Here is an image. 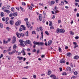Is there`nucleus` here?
I'll return each instance as SVG.
<instances>
[{
    "label": "nucleus",
    "mask_w": 79,
    "mask_h": 79,
    "mask_svg": "<svg viewBox=\"0 0 79 79\" xmlns=\"http://www.w3.org/2000/svg\"><path fill=\"white\" fill-rule=\"evenodd\" d=\"M57 34H59L60 33H64L65 32V31L63 29L57 28L56 30Z\"/></svg>",
    "instance_id": "obj_1"
},
{
    "label": "nucleus",
    "mask_w": 79,
    "mask_h": 79,
    "mask_svg": "<svg viewBox=\"0 0 79 79\" xmlns=\"http://www.w3.org/2000/svg\"><path fill=\"white\" fill-rule=\"evenodd\" d=\"M16 35H17V36L18 37V38H20L21 37H24V35L23 33H19L17 32L16 33Z\"/></svg>",
    "instance_id": "obj_2"
},
{
    "label": "nucleus",
    "mask_w": 79,
    "mask_h": 79,
    "mask_svg": "<svg viewBox=\"0 0 79 79\" xmlns=\"http://www.w3.org/2000/svg\"><path fill=\"white\" fill-rule=\"evenodd\" d=\"M21 24V21L18 20L15 23V25L16 26H19Z\"/></svg>",
    "instance_id": "obj_3"
},
{
    "label": "nucleus",
    "mask_w": 79,
    "mask_h": 79,
    "mask_svg": "<svg viewBox=\"0 0 79 79\" xmlns=\"http://www.w3.org/2000/svg\"><path fill=\"white\" fill-rule=\"evenodd\" d=\"M21 26L22 28H20L19 31L20 32H21V31H22L23 30H26V27H24L23 25H22Z\"/></svg>",
    "instance_id": "obj_4"
},
{
    "label": "nucleus",
    "mask_w": 79,
    "mask_h": 79,
    "mask_svg": "<svg viewBox=\"0 0 79 79\" xmlns=\"http://www.w3.org/2000/svg\"><path fill=\"white\" fill-rule=\"evenodd\" d=\"M16 37L14 36L13 37V40L12 42V44H15V43L16 42Z\"/></svg>",
    "instance_id": "obj_5"
},
{
    "label": "nucleus",
    "mask_w": 79,
    "mask_h": 79,
    "mask_svg": "<svg viewBox=\"0 0 79 79\" xmlns=\"http://www.w3.org/2000/svg\"><path fill=\"white\" fill-rule=\"evenodd\" d=\"M50 77H52L53 79H56V77L54 75L52 74L50 76Z\"/></svg>",
    "instance_id": "obj_6"
},
{
    "label": "nucleus",
    "mask_w": 79,
    "mask_h": 79,
    "mask_svg": "<svg viewBox=\"0 0 79 79\" xmlns=\"http://www.w3.org/2000/svg\"><path fill=\"white\" fill-rule=\"evenodd\" d=\"M73 44L75 45V46L74 47V48H76V47H78V45H77V43L76 42H73Z\"/></svg>",
    "instance_id": "obj_7"
},
{
    "label": "nucleus",
    "mask_w": 79,
    "mask_h": 79,
    "mask_svg": "<svg viewBox=\"0 0 79 79\" xmlns=\"http://www.w3.org/2000/svg\"><path fill=\"white\" fill-rule=\"evenodd\" d=\"M60 63H65L66 62L64 60L62 59L60 61Z\"/></svg>",
    "instance_id": "obj_8"
},
{
    "label": "nucleus",
    "mask_w": 79,
    "mask_h": 79,
    "mask_svg": "<svg viewBox=\"0 0 79 79\" xmlns=\"http://www.w3.org/2000/svg\"><path fill=\"white\" fill-rule=\"evenodd\" d=\"M52 43V40H50L48 42V45L50 46V45H51Z\"/></svg>",
    "instance_id": "obj_9"
},
{
    "label": "nucleus",
    "mask_w": 79,
    "mask_h": 79,
    "mask_svg": "<svg viewBox=\"0 0 79 79\" xmlns=\"http://www.w3.org/2000/svg\"><path fill=\"white\" fill-rule=\"evenodd\" d=\"M16 52V51H13L12 52H9V54L10 55H13L14 53H15Z\"/></svg>",
    "instance_id": "obj_10"
},
{
    "label": "nucleus",
    "mask_w": 79,
    "mask_h": 79,
    "mask_svg": "<svg viewBox=\"0 0 79 79\" xmlns=\"http://www.w3.org/2000/svg\"><path fill=\"white\" fill-rule=\"evenodd\" d=\"M33 44L35 45H39V42L34 41L33 42Z\"/></svg>",
    "instance_id": "obj_11"
},
{
    "label": "nucleus",
    "mask_w": 79,
    "mask_h": 79,
    "mask_svg": "<svg viewBox=\"0 0 79 79\" xmlns=\"http://www.w3.org/2000/svg\"><path fill=\"white\" fill-rule=\"evenodd\" d=\"M21 53H23V55L24 56L26 55V52H24V49H23V50L22 51Z\"/></svg>",
    "instance_id": "obj_12"
},
{
    "label": "nucleus",
    "mask_w": 79,
    "mask_h": 79,
    "mask_svg": "<svg viewBox=\"0 0 79 79\" xmlns=\"http://www.w3.org/2000/svg\"><path fill=\"white\" fill-rule=\"evenodd\" d=\"M66 70V71H71V68L69 67H68L67 68Z\"/></svg>",
    "instance_id": "obj_13"
},
{
    "label": "nucleus",
    "mask_w": 79,
    "mask_h": 79,
    "mask_svg": "<svg viewBox=\"0 0 79 79\" xmlns=\"http://www.w3.org/2000/svg\"><path fill=\"white\" fill-rule=\"evenodd\" d=\"M42 15L40 14L39 15V19L40 21H42Z\"/></svg>",
    "instance_id": "obj_14"
},
{
    "label": "nucleus",
    "mask_w": 79,
    "mask_h": 79,
    "mask_svg": "<svg viewBox=\"0 0 79 79\" xmlns=\"http://www.w3.org/2000/svg\"><path fill=\"white\" fill-rule=\"evenodd\" d=\"M7 43H8V41H6L5 40H3V43L4 44H7Z\"/></svg>",
    "instance_id": "obj_15"
},
{
    "label": "nucleus",
    "mask_w": 79,
    "mask_h": 79,
    "mask_svg": "<svg viewBox=\"0 0 79 79\" xmlns=\"http://www.w3.org/2000/svg\"><path fill=\"white\" fill-rule=\"evenodd\" d=\"M10 23L11 25H13L14 24V21L13 20H10Z\"/></svg>",
    "instance_id": "obj_16"
},
{
    "label": "nucleus",
    "mask_w": 79,
    "mask_h": 79,
    "mask_svg": "<svg viewBox=\"0 0 79 79\" xmlns=\"http://www.w3.org/2000/svg\"><path fill=\"white\" fill-rule=\"evenodd\" d=\"M4 11L5 12H6V13H10V11L9 10H4Z\"/></svg>",
    "instance_id": "obj_17"
},
{
    "label": "nucleus",
    "mask_w": 79,
    "mask_h": 79,
    "mask_svg": "<svg viewBox=\"0 0 79 79\" xmlns=\"http://www.w3.org/2000/svg\"><path fill=\"white\" fill-rule=\"evenodd\" d=\"M79 56H75L74 57V59H75V60H77V59H78Z\"/></svg>",
    "instance_id": "obj_18"
},
{
    "label": "nucleus",
    "mask_w": 79,
    "mask_h": 79,
    "mask_svg": "<svg viewBox=\"0 0 79 79\" xmlns=\"http://www.w3.org/2000/svg\"><path fill=\"white\" fill-rule=\"evenodd\" d=\"M26 24L27 25L28 27H31V24H30L28 22H27Z\"/></svg>",
    "instance_id": "obj_19"
},
{
    "label": "nucleus",
    "mask_w": 79,
    "mask_h": 79,
    "mask_svg": "<svg viewBox=\"0 0 79 79\" xmlns=\"http://www.w3.org/2000/svg\"><path fill=\"white\" fill-rule=\"evenodd\" d=\"M60 5V6H61L62 5H64V2L63 1H61V3H60L59 4Z\"/></svg>",
    "instance_id": "obj_20"
},
{
    "label": "nucleus",
    "mask_w": 79,
    "mask_h": 79,
    "mask_svg": "<svg viewBox=\"0 0 79 79\" xmlns=\"http://www.w3.org/2000/svg\"><path fill=\"white\" fill-rule=\"evenodd\" d=\"M17 15H18V13L16 12L14 13L13 14V16H17Z\"/></svg>",
    "instance_id": "obj_21"
},
{
    "label": "nucleus",
    "mask_w": 79,
    "mask_h": 79,
    "mask_svg": "<svg viewBox=\"0 0 79 79\" xmlns=\"http://www.w3.org/2000/svg\"><path fill=\"white\" fill-rule=\"evenodd\" d=\"M17 58L19 59V60L20 61H21V60L23 58V57H18Z\"/></svg>",
    "instance_id": "obj_22"
},
{
    "label": "nucleus",
    "mask_w": 79,
    "mask_h": 79,
    "mask_svg": "<svg viewBox=\"0 0 79 79\" xmlns=\"http://www.w3.org/2000/svg\"><path fill=\"white\" fill-rule=\"evenodd\" d=\"M67 55L68 56H71V54L69 52L67 53Z\"/></svg>",
    "instance_id": "obj_23"
},
{
    "label": "nucleus",
    "mask_w": 79,
    "mask_h": 79,
    "mask_svg": "<svg viewBox=\"0 0 79 79\" xmlns=\"http://www.w3.org/2000/svg\"><path fill=\"white\" fill-rule=\"evenodd\" d=\"M26 43L27 44H31V41H30V40H27Z\"/></svg>",
    "instance_id": "obj_24"
},
{
    "label": "nucleus",
    "mask_w": 79,
    "mask_h": 79,
    "mask_svg": "<svg viewBox=\"0 0 79 79\" xmlns=\"http://www.w3.org/2000/svg\"><path fill=\"white\" fill-rule=\"evenodd\" d=\"M78 72L77 71H75L74 73V75H75V76H76L78 74Z\"/></svg>",
    "instance_id": "obj_25"
},
{
    "label": "nucleus",
    "mask_w": 79,
    "mask_h": 79,
    "mask_svg": "<svg viewBox=\"0 0 79 79\" xmlns=\"http://www.w3.org/2000/svg\"><path fill=\"white\" fill-rule=\"evenodd\" d=\"M51 73H52V71L50 70H48V75H50L51 74Z\"/></svg>",
    "instance_id": "obj_26"
},
{
    "label": "nucleus",
    "mask_w": 79,
    "mask_h": 79,
    "mask_svg": "<svg viewBox=\"0 0 79 79\" xmlns=\"http://www.w3.org/2000/svg\"><path fill=\"white\" fill-rule=\"evenodd\" d=\"M57 9H58V7H56V6L55 7V8L53 9V11H56L57 10Z\"/></svg>",
    "instance_id": "obj_27"
},
{
    "label": "nucleus",
    "mask_w": 79,
    "mask_h": 79,
    "mask_svg": "<svg viewBox=\"0 0 79 79\" xmlns=\"http://www.w3.org/2000/svg\"><path fill=\"white\" fill-rule=\"evenodd\" d=\"M77 77V76H73L71 77V79H73H73H76Z\"/></svg>",
    "instance_id": "obj_28"
},
{
    "label": "nucleus",
    "mask_w": 79,
    "mask_h": 79,
    "mask_svg": "<svg viewBox=\"0 0 79 79\" xmlns=\"http://www.w3.org/2000/svg\"><path fill=\"white\" fill-rule=\"evenodd\" d=\"M41 34L42 37H41L40 39L41 40V39L42 38V39H43V37H44V35H43V31H42L41 32Z\"/></svg>",
    "instance_id": "obj_29"
},
{
    "label": "nucleus",
    "mask_w": 79,
    "mask_h": 79,
    "mask_svg": "<svg viewBox=\"0 0 79 79\" xmlns=\"http://www.w3.org/2000/svg\"><path fill=\"white\" fill-rule=\"evenodd\" d=\"M70 34L71 35H74V33L72 31H70Z\"/></svg>",
    "instance_id": "obj_30"
},
{
    "label": "nucleus",
    "mask_w": 79,
    "mask_h": 79,
    "mask_svg": "<svg viewBox=\"0 0 79 79\" xmlns=\"http://www.w3.org/2000/svg\"><path fill=\"white\" fill-rule=\"evenodd\" d=\"M1 16L2 17L4 16V13L3 12H2L1 13Z\"/></svg>",
    "instance_id": "obj_31"
},
{
    "label": "nucleus",
    "mask_w": 79,
    "mask_h": 79,
    "mask_svg": "<svg viewBox=\"0 0 79 79\" xmlns=\"http://www.w3.org/2000/svg\"><path fill=\"white\" fill-rule=\"evenodd\" d=\"M26 36H29V34H28V31H27L26 32Z\"/></svg>",
    "instance_id": "obj_32"
},
{
    "label": "nucleus",
    "mask_w": 79,
    "mask_h": 79,
    "mask_svg": "<svg viewBox=\"0 0 79 79\" xmlns=\"http://www.w3.org/2000/svg\"><path fill=\"white\" fill-rule=\"evenodd\" d=\"M20 45H21V46H22V47H25V45L23 43H20Z\"/></svg>",
    "instance_id": "obj_33"
},
{
    "label": "nucleus",
    "mask_w": 79,
    "mask_h": 79,
    "mask_svg": "<svg viewBox=\"0 0 79 79\" xmlns=\"http://www.w3.org/2000/svg\"><path fill=\"white\" fill-rule=\"evenodd\" d=\"M16 47H17L16 45V44H15L14 45V46H13V48H14V50H15V49L16 48Z\"/></svg>",
    "instance_id": "obj_34"
},
{
    "label": "nucleus",
    "mask_w": 79,
    "mask_h": 79,
    "mask_svg": "<svg viewBox=\"0 0 79 79\" xmlns=\"http://www.w3.org/2000/svg\"><path fill=\"white\" fill-rule=\"evenodd\" d=\"M11 47H10L8 49V50H7V52H10V51H11Z\"/></svg>",
    "instance_id": "obj_35"
},
{
    "label": "nucleus",
    "mask_w": 79,
    "mask_h": 79,
    "mask_svg": "<svg viewBox=\"0 0 79 79\" xmlns=\"http://www.w3.org/2000/svg\"><path fill=\"white\" fill-rule=\"evenodd\" d=\"M66 74H67L66 73V72H64L62 73V75L63 76H66Z\"/></svg>",
    "instance_id": "obj_36"
},
{
    "label": "nucleus",
    "mask_w": 79,
    "mask_h": 79,
    "mask_svg": "<svg viewBox=\"0 0 79 79\" xmlns=\"http://www.w3.org/2000/svg\"><path fill=\"white\" fill-rule=\"evenodd\" d=\"M44 44V43H39V45H43Z\"/></svg>",
    "instance_id": "obj_37"
},
{
    "label": "nucleus",
    "mask_w": 79,
    "mask_h": 79,
    "mask_svg": "<svg viewBox=\"0 0 79 79\" xmlns=\"http://www.w3.org/2000/svg\"><path fill=\"white\" fill-rule=\"evenodd\" d=\"M45 32L46 34L48 35H49V33H48V31H45Z\"/></svg>",
    "instance_id": "obj_38"
},
{
    "label": "nucleus",
    "mask_w": 79,
    "mask_h": 79,
    "mask_svg": "<svg viewBox=\"0 0 79 79\" xmlns=\"http://www.w3.org/2000/svg\"><path fill=\"white\" fill-rule=\"evenodd\" d=\"M6 19V18L5 17H3L2 19V20L3 21H5V20Z\"/></svg>",
    "instance_id": "obj_39"
},
{
    "label": "nucleus",
    "mask_w": 79,
    "mask_h": 79,
    "mask_svg": "<svg viewBox=\"0 0 79 79\" xmlns=\"http://www.w3.org/2000/svg\"><path fill=\"white\" fill-rule=\"evenodd\" d=\"M39 29H40L41 31H43V29H42V27H39Z\"/></svg>",
    "instance_id": "obj_40"
},
{
    "label": "nucleus",
    "mask_w": 79,
    "mask_h": 79,
    "mask_svg": "<svg viewBox=\"0 0 79 79\" xmlns=\"http://www.w3.org/2000/svg\"><path fill=\"white\" fill-rule=\"evenodd\" d=\"M3 27V24L0 23V27H1V28H2Z\"/></svg>",
    "instance_id": "obj_41"
},
{
    "label": "nucleus",
    "mask_w": 79,
    "mask_h": 79,
    "mask_svg": "<svg viewBox=\"0 0 79 79\" xmlns=\"http://www.w3.org/2000/svg\"><path fill=\"white\" fill-rule=\"evenodd\" d=\"M36 52V49H34L32 51V52L33 53H35Z\"/></svg>",
    "instance_id": "obj_42"
},
{
    "label": "nucleus",
    "mask_w": 79,
    "mask_h": 79,
    "mask_svg": "<svg viewBox=\"0 0 79 79\" xmlns=\"http://www.w3.org/2000/svg\"><path fill=\"white\" fill-rule=\"evenodd\" d=\"M7 9H9L10 8V5H8L6 7Z\"/></svg>",
    "instance_id": "obj_43"
},
{
    "label": "nucleus",
    "mask_w": 79,
    "mask_h": 79,
    "mask_svg": "<svg viewBox=\"0 0 79 79\" xmlns=\"http://www.w3.org/2000/svg\"><path fill=\"white\" fill-rule=\"evenodd\" d=\"M52 22H50V23H49V26H52Z\"/></svg>",
    "instance_id": "obj_44"
},
{
    "label": "nucleus",
    "mask_w": 79,
    "mask_h": 79,
    "mask_svg": "<svg viewBox=\"0 0 79 79\" xmlns=\"http://www.w3.org/2000/svg\"><path fill=\"white\" fill-rule=\"evenodd\" d=\"M8 51L7 50H4L3 51V53H5L6 52H7Z\"/></svg>",
    "instance_id": "obj_45"
},
{
    "label": "nucleus",
    "mask_w": 79,
    "mask_h": 79,
    "mask_svg": "<svg viewBox=\"0 0 79 79\" xmlns=\"http://www.w3.org/2000/svg\"><path fill=\"white\" fill-rule=\"evenodd\" d=\"M28 20V19L27 18H25L24 19V21H25L27 22Z\"/></svg>",
    "instance_id": "obj_46"
},
{
    "label": "nucleus",
    "mask_w": 79,
    "mask_h": 79,
    "mask_svg": "<svg viewBox=\"0 0 79 79\" xmlns=\"http://www.w3.org/2000/svg\"><path fill=\"white\" fill-rule=\"evenodd\" d=\"M13 16V14H11L9 15V16L10 17H12Z\"/></svg>",
    "instance_id": "obj_47"
},
{
    "label": "nucleus",
    "mask_w": 79,
    "mask_h": 79,
    "mask_svg": "<svg viewBox=\"0 0 79 79\" xmlns=\"http://www.w3.org/2000/svg\"><path fill=\"white\" fill-rule=\"evenodd\" d=\"M54 3H55V2L54 1H52L51 2V5H53V4H54Z\"/></svg>",
    "instance_id": "obj_48"
},
{
    "label": "nucleus",
    "mask_w": 79,
    "mask_h": 79,
    "mask_svg": "<svg viewBox=\"0 0 79 79\" xmlns=\"http://www.w3.org/2000/svg\"><path fill=\"white\" fill-rule=\"evenodd\" d=\"M50 29H54V27H53V26H52L50 27Z\"/></svg>",
    "instance_id": "obj_49"
},
{
    "label": "nucleus",
    "mask_w": 79,
    "mask_h": 79,
    "mask_svg": "<svg viewBox=\"0 0 79 79\" xmlns=\"http://www.w3.org/2000/svg\"><path fill=\"white\" fill-rule=\"evenodd\" d=\"M20 9H21V10H22V11H24V9H23V8H22V7H20Z\"/></svg>",
    "instance_id": "obj_50"
},
{
    "label": "nucleus",
    "mask_w": 79,
    "mask_h": 79,
    "mask_svg": "<svg viewBox=\"0 0 79 79\" xmlns=\"http://www.w3.org/2000/svg\"><path fill=\"white\" fill-rule=\"evenodd\" d=\"M19 42H20V43H21V44H23V42H24V41H23L22 40H19Z\"/></svg>",
    "instance_id": "obj_51"
},
{
    "label": "nucleus",
    "mask_w": 79,
    "mask_h": 79,
    "mask_svg": "<svg viewBox=\"0 0 79 79\" xmlns=\"http://www.w3.org/2000/svg\"><path fill=\"white\" fill-rule=\"evenodd\" d=\"M59 51L60 52H61V48H59Z\"/></svg>",
    "instance_id": "obj_52"
},
{
    "label": "nucleus",
    "mask_w": 79,
    "mask_h": 79,
    "mask_svg": "<svg viewBox=\"0 0 79 79\" xmlns=\"http://www.w3.org/2000/svg\"><path fill=\"white\" fill-rule=\"evenodd\" d=\"M75 5L76 6H77V5H78V3L77 2L75 3Z\"/></svg>",
    "instance_id": "obj_53"
},
{
    "label": "nucleus",
    "mask_w": 79,
    "mask_h": 79,
    "mask_svg": "<svg viewBox=\"0 0 79 79\" xmlns=\"http://www.w3.org/2000/svg\"><path fill=\"white\" fill-rule=\"evenodd\" d=\"M59 69L60 70V71H63V69L62 68H60Z\"/></svg>",
    "instance_id": "obj_54"
},
{
    "label": "nucleus",
    "mask_w": 79,
    "mask_h": 79,
    "mask_svg": "<svg viewBox=\"0 0 79 79\" xmlns=\"http://www.w3.org/2000/svg\"><path fill=\"white\" fill-rule=\"evenodd\" d=\"M29 68V66H26V67H24V68H25V69H28Z\"/></svg>",
    "instance_id": "obj_55"
},
{
    "label": "nucleus",
    "mask_w": 79,
    "mask_h": 79,
    "mask_svg": "<svg viewBox=\"0 0 79 79\" xmlns=\"http://www.w3.org/2000/svg\"><path fill=\"white\" fill-rule=\"evenodd\" d=\"M11 10L12 11H13L14 10V8L13 7L11 9Z\"/></svg>",
    "instance_id": "obj_56"
},
{
    "label": "nucleus",
    "mask_w": 79,
    "mask_h": 79,
    "mask_svg": "<svg viewBox=\"0 0 79 79\" xmlns=\"http://www.w3.org/2000/svg\"><path fill=\"white\" fill-rule=\"evenodd\" d=\"M58 23L60 24V23H61V20H58Z\"/></svg>",
    "instance_id": "obj_57"
},
{
    "label": "nucleus",
    "mask_w": 79,
    "mask_h": 79,
    "mask_svg": "<svg viewBox=\"0 0 79 79\" xmlns=\"http://www.w3.org/2000/svg\"><path fill=\"white\" fill-rule=\"evenodd\" d=\"M22 4L23 5H26V3L25 2H22Z\"/></svg>",
    "instance_id": "obj_58"
},
{
    "label": "nucleus",
    "mask_w": 79,
    "mask_h": 79,
    "mask_svg": "<svg viewBox=\"0 0 79 79\" xmlns=\"http://www.w3.org/2000/svg\"><path fill=\"white\" fill-rule=\"evenodd\" d=\"M33 78H34V79L36 78V75H34L33 76Z\"/></svg>",
    "instance_id": "obj_59"
},
{
    "label": "nucleus",
    "mask_w": 79,
    "mask_h": 79,
    "mask_svg": "<svg viewBox=\"0 0 79 79\" xmlns=\"http://www.w3.org/2000/svg\"><path fill=\"white\" fill-rule=\"evenodd\" d=\"M59 12V11L57 10H56V11H55V13H58Z\"/></svg>",
    "instance_id": "obj_60"
},
{
    "label": "nucleus",
    "mask_w": 79,
    "mask_h": 79,
    "mask_svg": "<svg viewBox=\"0 0 79 79\" xmlns=\"http://www.w3.org/2000/svg\"><path fill=\"white\" fill-rule=\"evenodd\" d=\"M64 2H65L66 3L68 4V2L66 0H64Z\"/></svg>",
    "instance_id": "obj_61"
},
{
    "label": "nucleus",
    "mask_w": 79,
    "mask_h": 79,
    "mask_svg": "<svg viewBox=\"0 0 79 79\" xmlns=\"http://www.w3.org/2000/svg\"><path fill=\"white\" fill-rule=\"evenodd\" d=\"M75 38L76 39H79V37L76 36V37H75Z\"/></svg>",
    "instance_id": "obj_62"
},
{
    "label": "nucleus",
    "mask_w": 79,
    "mask_h": 79,
    "mask_svg": "<svg viewBox=\"0 0 79 79\" xmlns=\"http://www.w3.org/2000/svg\"><path fill=\"white\" fill-rule=\"evenodd\" d=\"M32 7L31 6H29V9H30V10H32Z\"/></svg>",
    "instance_id": "obj_63"
},
{
    "label": "nucleus",
    "mask_w": 79,
    "mask_h": 79,
    "mask_svg": "<svg viewBox=\"0 0 79 79\" xmlns=\"http://www.w3.org/2000/svg\"><path fill=\"white\" fill-rule=\"evenodd\" d=\"M45 57V55H42L41 56L42 58H44Z\"/></svg>",
    "instance_id": "obj_64"
}]
</instances>
